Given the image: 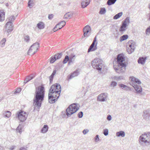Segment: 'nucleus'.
<instances>
[{
	"label": "nucleus",
	"instance_id": "cd10ccee",
	"mask_svg": "<svg viewBox=\"0 0 150 150\" xmlns=\"http://www.w3.org/2000/svg\"><path fill=\"white\" fill-rule=\"evenodd\" d=\"M48 126L47 125H45L41 129V132L43 133H45L48 131Z\"/></svg>",
	"mask_w": 150,
	"mask_h": 150
},
{
	"label": "nucleus",
	"instance_id": "37998d69",
	"mask_svg": "<svg viewBox=\"0 0 150 150\" xmlns=\"http://www.w3.org/2000/svg\"><path fill=\"white\" fill-rule=\"evenodd\" d=\"M145 33L146 34H148V33L150 34V26L148 27L146 30Z\"/></svg>",
	"mask_w": 150,
	"mask_h": 150
},
{
	"label": "nucleus",
	"instance_id": "ea45409f",
	"mask_svg": "<svg viewBox=\"0 0 150 150\" xmlns=\"http://www.w3.org/2000/svg\"><path fill=\"white\" fill-rule=\"evenodd\" d=\"M33 0H29L28 3V6L30 8H31L33 6Z\"/></svg>",
	"mask_w": 150,
	"mask_h": 150
},
{
	"label": "nucleus",
	"instance_id": "423d86ee",
	"mask_svg": "<svg viewBox=\"0 0 150 150\" xmlns=\"http://www.w3.org/2000/svg\"><path fill=\"white\" fill-rule=\"evenodd\" d=\"M99 59L98 58H96L92 61L91 64L92 67L96 69L99 71H101L103 69V67H104L102 63L99 62Z\"/></svg>",
	"mask_w": 150,
	"mask_h": 150
},
{
	"label": "nucleus",
	"instance_id": "58836bf2",
	"mask_svg": "<svg viewBox=\"0 0 150 150\" xmlns=\"http://www.w3.org/2000/svg\"><path fill=\"white\" fill-rule=\"evenodd\" d=\"M106 12L105 9L104 8H101L99 13L100 14H104Z\"/></svg>",
	"mask_w": 150,
	"mask_h": 150
},
{
	"label": "nucleus",
	"instance_id": "a18cd8bd",
	"mask_svg": "<svg viewBox=\"0 0 150 150\" xmlns=\"http://www.w3.org/2000/svg\"><path fill=\"white\" fill-rule=\"evenodd\" d=\"M68 61V64L70 65L71 63L73 62V57H69V60Z\"/></svg>",
	"mask_w": 150,
	"mask_h": 150
},
{
	"label": "nucleus",
	"instance_id": "c85d7f7f",
	"mask_svg": "<svg viewBox=\"0 0 150 150\" xmlns=\"http://www.w3.org/2000/svg\"><path fill=\"white\" fill-rule=\"evenodd\" d=\"M128 38V35H124L121 36L120 38V40L122 42L123 41L127 40Z\"/></svg>",
	"mask_w": 150,
	"mask_h": 150
},
{
	"label": "nucleus",
	"instance_id": "f704fd0d",
	"mask_svg": "<svg viewBox=\"0 0 150 150\" xmlns=\"http://www.w3.org/2000/svg\"><path fill=\"white\" fill-rule=\"evenodd\" d=\"M3 114L5 117L9 118L11 115V112L8 111L5 112L4 113H3Z\"/></svg>",
	"mask_w": 150,
	"mask_h": 150
},
{
	"label": "nucleus",
	"instance_id": "4be33fe9",
	"mask_svg": "<svg viewBox=\"0 0 150 150\" xmlns=\"http://www.w3.org/2000/svg\"><path fill=\"white\" fill-rule=\"evenodd\" d=\"M119 86L122 89L125 90H130V88L128 86L123 84H118Z\"/></svg>",
	"mask_w": 150,
	"mask_h": 150
},
{
	"label": "nucleus",
	"instance_id": "f8f14e48",
	"mask_svg": "<svg viewBox=\"0 0 150 150\" xmlns=\"http://www.w3.org/2000/svg\"><path fill=\"white\" fill-rule=\"evenodd\" d=\"M13 25L11 22H8L5 25L6 31L8 33H10L13 30Z\"/></svg>",
	"mask_w": 150,
	"mask_h": 150
},
{
	"label": "nucleus",
	"instance_id": "b1692460",
	"mask_svg": "<svg viewBox=\"0 0 150 150\" xmlns=\"http://www.w3.org/2000/svg\"><path fill=\"white\" fill-rule=\"evenodd\" d=\"M73 13L71 12H68L65 14L64 16V19H70L73 16Z\"/></svg>",
	"mask_w": 150,
	"mask_h": 150
},
{
	"label": "nucleus",
	"instance_id": "f03ea898",
	"mask_svg": "<svg viewBox=\"0 0 150 150\" xmlns=\"http://www.w3.org/2000/svg\"><path fill=\"white\" fill-rule=\"evenodd\" d=\"M117 67H114L115 71L119 73L125 72L127 66V63L125 62V58L123 53H120L117 55Z\"/></svg>",
	"mask_w": 150,
	"mask_h": 150
},
{
	"label": "nucleus",
	"instance_id": "49530a36",
	"mask_svg": "<svg viewBox=\"0 0 150 150\" xmlns=\"http://www.w3.org/2000/svg\"><path fill=\"white\" fill-rule=\"evenodd\" d=\"M107 4L109 6L112 4V0H108L107 1Z\"/></svg>",
	"mask_w": 150,
	"mask_h": 150
},
{
	"label": "nucleus",
	"instance_id": "a211bd4d",
	"mask_svg": "<svg viewBox=\"0 0 150 150\" xmlns=\"http://www.w3.org/2000/svg\"><path fill=\"white\" fill-rule=\"evenodd\" d=\"M147 57H148L146 56L145 57H140L137 60L138 63L141 64H144L145 63Z\"/></svg>",
	"mask_w": 150,
	"mask_h": 150
},
{
	"label": "nucleus",
	"instance_id": "aec40b11",
	"mask_svg": "<svg viewBox=\"0 0 150 150\" xmlns=\"http://www.w3.org/2000/svg\"><path fill=\"white\" fill-rule=\"evenodd\" d=\"M132 86L134 88L137 93H140L142 92V88L141 86L137 84Z\"/></svg>",
	"mask_w": 150,
	"mask_h": 150
},
{
	"label": "nucleus",
	"instance_id": "6e6552de",
	"mask_svg": "<svg viewBox=\"0 0 150 150\" xmlns=\"http://www.w3.org/2000/svg\"><path fill=\"white\" fill-rule=\"evenodd\" d=\"M136 46V43L134 41L131 40L128 42L127 50L129 54H130L134 51Z\"/></svg>",
	"mask_w": 150,
	"mask_h": 150
},
{
	"label": "nucleus",
	"instance_id": "09e8293b",
	"mask_svg": "<svg viewBox=\"0 0 150 150\" xmlns=\"http://www.w3.org/2000/svg\"><path fill=\"white\" fill-rule=\"evenodd\" d=\"M124 77L122 76H120L117 77L116 79L118 80H121L124 79Z\"/></svg>",
	"mask_w": 150,
	"mask_h": 150
},
{
	"label": "nucleus",
	"instance_id": "dca6fc26",
	"mask_svg": "<svg viewBox=\"0 0 150 150\" xmlns=\"http://www.w3.org/2000/svg\"><path fill=\"white\" fill-rule=\"evenodd\" d=\"M107 97V93H102L100 94L98 97L97 100L100 101H104L105 100Z\"/></svg>",
	"mask_w": 150,
	"mask_h": 150
},
{
	"label": "nucleus",
	"instance_id": "a878e982",
	"mask_svg": "<svg viewBox=\"0 0 150 150\" xmlns=\"http://www.w3.org/2000/svg\"><path fill=\"white\" fill-rule=\"evenodd\" d=\"M125 132L123 131H120L116 132V136L118 137H124L125 136Z\"/></svg>",
	"mask_w": 150,
	"mask_h": 150
},
{
	"label": "nucleus",
	"instance_id": "6e6d98bb",
	"mask_svg": "<svg viewBox=\"0 0 150 150\" xmlns=\"http://www.w3.org/2000/svg\"><path fill=\"white\" fill-rule=\"evenodd\" d=\"M16 148V146H12L10 148V150H14Z\"/></svg>",
	"mask_w": 150,
	"mask_h": 150
},
{
	"label": "nucleus",
	"instance_id": "7ed1b4c3",
	"mask_svg": "<svg viewBox=\"0 0 150 150\" xmlns=\"http://www.w3.org/2000/svg\"><path fill=\"white\" fill-rule=\"evenodd\" d=\"M139 141L142 144L150 143V132L144 133L141 135L139 137Z\"/></svg>",
	"mask_w": 150,
	"mask_h": 150
},
{
	"label": "nucleus",
	"instance_id": "473e14b6",
	"mask_svg": "<svg viewBox=\"0 0 150 150\" xmlns=\"http://www.w3.org/2000/svg\"><path fill=\"white\" fill-rule=\"evenodd\" d=\"M33 78L34 77L33 76H27L24 80V83L25 84L28 82L29 81L33 79Z\"/></svg>",
	"mask_w": 150,
	"mask_h": 150
},
{
	"label": "nucleus",
	"instance_id": "6ab92c4d",
	"mask_svg": "<svg viewBox=\"0 0 150 150\" xmlns=\"http://www.w3.org/2000/svg\"><path fill=\"white\" fill-rule=\"evenodd\" d=\"M91 30V27L88 25H86L83 28V31L84 33L83 35L85 37L86 36V35H87Z\"/></svg>",
	"mask_w": 150,
	"mask_h": 150
},
{
	"label": "nucleus",
	"instance_id": "2eb2a0df",
	"mask_svg": "<svg viewBox=\"0 0 150 150\" xmlns=\"http://www.w3.org/2000/svg\"><path fill=\"white\" fill-rule=\"evenodd\" d=\"M62 55V53L56 54L54 56L51 57L50 62L51 63H54L56 60L60 59Z\"/></svg>",
	"mask_w": 150,
	"mask_h": 150
},
{
	"label": "nucleus",
	"instance_id": "4d7b16f0",
	"mask_svg": "<svg viewBox=\"0 0 150 150\" xmlns=\"http://www.w3.org/2000/svg\"><path fill=\"white\" fill-rule=\"evenodd\" d=\"M117 85V83L116 82L113 81V87Z\"/></svg>",
	"mask_w": 150,
	"mask_h": 150
},
{
	"label": "nucleus",
	"instance_id": "20e7f679",
	"mask_svg": "<svg viewBox=\"0 0 150 150\" xmlns=\"http://www.w3.org/2000/svg\"><path fill=\"white\" fill-rule=\"evenodd\" d=\"M79 109L75 103L72 104L70 105L66 109V114L67 116H70L71 115L76 112Z\"/></svg>",
	"mask_w": 150,
	"mask_h": 150
},
{
	"label": "nucleus",
	"instance_id": "680f3d73",
	"mask_svg": "<svg viewBox=\"0 0 150 150\" xmlns=\"http://www.w3.org/2000/svg\"><path fill=\"white\" fill-rule=\"evenodd\" d=\"M117 0H113V4L115 3Z\"/></svg>",
	"mask_w": 150,
	"mask_h": 150
},
{
	"label": "nucleus",
	"instance_id": "c03bdc74",
	"mask_svg": "<svg viewBox=\"0 0 150 150\" xmlns=\"http://www.w3.org/2000/svg\"><path fill=\"white\" fill-rule=\"evenodd\" d=\"M78 116L79 118H81L83 116V112L81 111L78 114Z\"/></svg>",
	"mask_w": 150,
	"mask_h": 150
},
{
	"label": "nucleus",
	"instance_id": "a19ab883",
	"mask_svg": "<svg viewBox=\"0 0 150 150\" xmlns=\"http://www.w3.org/2000/svg\"><path fill=\"white\" fill-rule=\"evenodd\" d=\"M24 40L26 42H29L30 40V38L29 36L26 35L24 37Z\"/></svg>",
	"mask_w": 150,
	"mask_h": 150
},
{
	"label": "nucleus",
	"instance_id": "052dcab7",
	"mask_svg": "<svg viewBox=\"0 0 150 150\" xmlns=\"http://www.w3.org/2000/svg\"><path fill=\"white\" fill-rule=\"evenodd\" d=\"M70 57H73V58L75 57V55H72L71 56H70Z\"/></svg>",
	"mask_w": 150,
	"mask_h": 150
},
{
	"label": "nucleus",
	"instance_id": "864d4df0",
	"mask_svg": "<svg viewBox=\"0 0 150 150\" xmlns=\"http://www.w3.org/2000/svg\"><path fill=\"white\" fill-rule=\"evenodd\" d=\"M53 15L52 14H49L48 15V18L50 20H51L53 18Z\"/></svg>",
	"mask_w": 150,
	"mask_h": 150
},
{
	"label": "nucleus",
	"instance_id": "774afa93",
	"mask_svg": "<svg viewBox=\"0 0 150 150\" xmlns=\"http://www.w3.org/2000/svg\"><path fill=\"white\" fill-rule=\"evenodd\" d=\"M8 4H6V6H8Z\"/></svg>",
	"mask_w": 150,
	"mask_h": 150
},
{
	"label": "nucleus",
	"instance_id": "5701e85b",
	"mask_svg": "<svg viewBox=\"0 0 150 150\" xmlns=\"http://www.w3.org/2000/svg\"><path fill=\"white\" fill-rule=\"evenodd\" d=\"M58 97L55 98L52 97V96H48V100L49 102L50 103H55L58 99Z\"/></svg>",
	"mask_w": 150,
	"mask_h": 150
},
{
	"label": "nucleus",
	"instance_id": "c756f323",
	"mask_svg": "<svg viewBox=\"0 0 150 150\" xmlns=\"http://www.w3.org/2000/svg\"><path fill=\"white\" fill-rule=\"evenodd\" d=\"M5 13L3 11L0 12V21H2L4 20Z\"/></svg>",
	"mask_w": 150,
	"mask_h": 150
},
{
	"label": "nucleus",
	"instance_id": "e2e57ef3",
	"mask_svg": "<svg viewBox=\"0 0 150 150\" xmlns=\"http://www.w3.org/2000/svg\"><path fill=\"white\" fill-rule=\"evenodd\" d=\"M112 81L111 82V84H110L111 86H112Z\"/></svg>",
	"mask_w": 150,
	"mask_h": 150
},
{
	"label": "nucleus",
	"instance_id": "69168bd1",
	"mask_svg": "<svg viewBox=\"0 0 150 150\" xmlns=\"http://www.w3.org/2000/svg\"><path fill=\"white\" fill-rule=\"evenodd\" d=\"M62 24H61L60 25H59V27H60V28H61V26H62Z\"/></svg>",
	"mask_w": 150,
	"mask_h": 150
},
{
	"label": "nucleus",
	"instance_id": "603ef678",
	"mask_svg": "<svg viewBox=\"0 0 150 150\" xmlns=\"http://www.w3.org/2000/svg\"><path fill=\"white\" fill-rule=\"evenodd\" d=\"M107 119L109 121L111 120L112 119L111 116L110 115H108L107 117Z\"/></svg>",
	"mask_w": 150,
	"mask_h": 150
},
{
	"label": "nucleus",
	"instance_id": "bb28decb",
	"mask_svg": "<svg viewBox=\"0 0 150 150\" xmlns=\"http://www.w3.org/2000/svg\"><path fill=\"white\" fill-rule=\"evenodd\" d=\"M90 3V1H83L81 3L82 7L83 8H85Z\"/></svg>",
	"mask_w": 150,
	"mask_h": 150
},
{
	"label": "nucleus",
	"instance_id": "8fccbe9b",
	"mask_svg": "<svg viewBox=\"0 0 150 150\" xmlns=\"http://www.w3.org/2000/svg\"><path fill=\"white\" fill-rule=\"evenodd\" d=\"M89 132L88 129H84L83 131V133L84 134H86Z\"/></svg>",
	"mask_w": 150,
	"mask_h": 150
},
{
	"label": "nucleus",
	"instance_id": "9b49d317",
	"mask_svg": "<svg viewBox=\"0 0 150 150\" xmlns=\"http://www.w3.org/2000/svg\"><path fill=\"white\" fill-rule=\"evenodd\" d=\"M52 87L50 88L48 96H52V97L59 98V96L60 93L57 90H54L52 89Z\"/></svg>",
	"mask_w": 150,
	"mask_h": 150
},
{
	"label": "nucleus",
	"instance_id": "c9c22d12",
	"mask_svg": "<svg viewBox=\"0 0 150 150\" xmlns=\"http://www.w3.org/2000/svg\"><path fill=\"white\" fill-rule=\"evenodd\" d=\"M6 41V39L4 38L0 42V46L1 47H4L5 45V43Z\"/></svg>",
	"mask_w": 150,
	"mask_h": 150
},
{
	"label": "nucleus",
	"instance_id": "3c124183",
	"mask_svg": "<svg viewBox=\"0 0 150 150\" xmlns=\"http://www.w3.org/2000/svg\"><path fill=\"white\" fill-rule=\"evenodd\" d=\"M21 91V88H18L15 91V93H19Z\"/></svg>",
	"mask_w": 150,
	"mask_h": 150
},
{
	"label": "nucleus",
	"instance_id": "412c9836",
	"mask_svg": "<svg viewBox=\"0 0 150 150\" xmlns=\"http://www.w3.org/2000/svg\"><path fill=\"white\" fill-rule=\"evenodd\" d=\"M79 74V71L78 70H76L74 71L73 73H71L69 76V79H71L73 77L77 76Z\"/></svg>",
	"mask_w": 150,
	"mask_h": 150
},
{
	"label": "nucleus",
	"instance_id": "bf43d9fd",
	"mask_svg": "<svg viewBox=\"0 0 150 150\" xmlns=\"http://www.w3.org/2000/svg\"><path fill=\"white\" fill-rule=\"evenodd\" d=\"M0 150H4V148L0 146Z\"/></svg>",
	"mask_w": 150,
	"mask_h": 150
},
{
	"label": "nucleus",
	"instance_id": "13d9d810",
	"mask_svg": "<svg viewBox=\"0 0 150 150\" xmlns=\"http://www.w3.org/2000/svg\"><path fill=\"white\" fill-rule=\"evenodd\" d=\"M147 16L148 17H149V18L148 19V20L149 21H150V12L149 13L147 14Z\"/></svg>",
	"mask_w": 150,
	"mask_h": 150
},
{
	"label": "nucleus",
	"instance_id": "0e129e2a",
	"mask_svg": "<svg viewBox=\"0 0 150 150\" xmlns=\"http://www.w3.org/2000/svg\"><path fill=\"white\" fill-rule=\"evenodd\" d=\"M149 8L150 9V4H149Z\"/></svg>",
	"mask_w": 150,
	"mask_h": 150
},
{
	"label": "nucleus",
	"instance_id": "e433bc0d",
	"mask_svg": "<svg viewBox=\"0 0 150 150\" xmlns=\"http://www.w3.org/2000/svg\"><path fill=\"white\" fill-rule=\"evenodd\" d=\"M8 20V22H12L15 20V17L14 16H10L7 19Z\"/></svg>",
	"mask_w": 150,
	"mask_h": 150
},
{
	"label": "nucleus",
	"instance_id": "9d476101",
	"mask_svg": "<svg viewBox=\"0 0 150 150\" xmlns=\"http://www.w3.org/2000/svg\"><path fill=\"white\" fill-rule=\"evenodd\" d=\"M96 36L94 38L93 42L88 48V52H89L91 51H93L97 49V42H96Z\"/></svg>",
	"mask_w": 150,
	"mask_h": 150
},
{
	"label": "nucleus",
	"instance_id": "72a5a7b5",
	"mask_svg": "<svg viewBox=\"0 0 150 150\" xmlns=\"http://www.w3.org/2000/svg\"><path fill=\"white\" fill-rule=\"evenodd\" d=\"M56 70H55L53 71L51 75L49 77L50 82H51L52 81L54 78V76L56 73Z\"/></svg>",
	"mask_w": 150,
	"mask_h": 150
},
{
	"label": "nucleus",
	"instance_id": "de8ad7c7",
	"mask_svg": "<svg viewBox=\"0 0 150 150\" xmlns=\"http://www.w3.org/2000/svg\"><path fill=\"white\" fill-rule=\"evenodd\" d=\"M95 141L96 142H98L99 141V135H97L96 137H95Z\"/></svg>",
	"mask_w": 150,
	"mask_h": 150
},
{
	"label": "nucleus",
	"instance_id": "7c9ffc66",
	"mask_svg": "<svg viewBox=\"0 0 150 150\" xmlns=\"http://www.w3.org/2000/svg\"><path fill=\"white\" fill-rule=\"evenodd\" d=\"M123 13L121 12L115 15L113 17V19H117L120 18L122 15Z\"/></svg>",
	"mask_w": 150,
	"mask_h": 150
},
{
	"label": "nucleus",
	"instance_id": "ddd939ff",
	"mask_svg": "<svg viewBox=\"0 0 150 150\" xmlns=\"http://www.w3.org/2000/svg\"><path fill=\"white\" fill-rule=\"evenodd\" d=\"M129 79L131 81L129 83L132 86L137 85L136 83L140 84L141 83V81L139 79L134 76L130 77Z\"/></svg>",
	"mask_w": 150,
	"mask_h": 150
},
{
	"label": "nucleus",
	"instance_id": "1a4fd4ad",
	"mask_svg": "<svg viewBox=\"0 0 150 150\" xmlns=\"http://www.w3.org/2000/svg\"><path fill=\"white\" fill-rule=\"evenodd\" d=\"M18 120L21 122H23L27 119L28 115L25 112L21 111L17 113Z\"/></svg>",
	"mask_w": 150,
	"mask_h": 150
},
{
	"label": "nucleus",
	"instance_id": "79ce46f5",
	"mask_svg": "<svg viewBox=\"0 0 150 150\" xmlns=\"http://www.w3.org/2000/svg\"><path fill=\"white\" fill-rule=\"evenodd\" d=\"M103 133L105 136H107L108 134V129H106L103 130Z\"/></svg>",
	"mask_w": 150,
	"mask_h": 150
},
{
	"label": "nucleus",
	"instance_id": "39448f33",
	"mask_svg": "<svg viewBox=\"0 0 150 150\" xmlns=\"http://www.w3.org/2000/svg\"><path fill=\"white\" fill-rule=\"evenodd\" d=\"M130 23L129 17H127L122 22L119 29V31L123 33L127 29V27Z\"/></svg>",
	"mask_w": 150,
	"mask_h": 150
},
{
	"label": "nucleus",
	"instance_id": "2f4dec72",
	"mask_svg": "<svg viewBox=\"0 0 150 150\" xmlns=\"http://www.w3.org/2000/svg\"><path fill=\"white\" fill-rule=\"evenodd\" d=\"M22 126L20 125H19L16 129V132L19 133L20 134H21L22 132Z\"/></svg>",
	"mask_w": 150,
	"mask_h": 150
},
{
	"label": "nucleus",
	"instance_id": "0eeeda50",
	"mask_svg": "<svg viewBox=\"0 0 150 150\" xmlns=\"http://www.w3.org/2000/svg\"><path fill=\"white\" fill-rule=\"evenodd\" d=\"M39 43L38 42L33 44L28 51V54L29 55H32L35 54L39 49Z\"/></svg>",
	"mask_w": 150,
	"mask_h": 150
},
{
	"label": "nucleus",
	"instance_id": "f3484780",
	"mask_svg": "<svg viewBox=\"0 0 150 150\" xmlns=\"http://www.w3.org/2000/svg\"><path fill=\"white\" fill-rule=\"evenodd\" d=\"M52 87V89L54 90H57L59 91V93H60L61 91V86L58 83H56L51 86L50 88Z\"/></svg>",
	"mask_w": 150,
	"mask_h": 150
},
{
	"label": "nucleus",
	"instance_id": "f257e3e1",
	"mask_svg": "<svg viewBox=\"0 0 150 150\" xmlns=\"http://www.w3.org/2000/svg\"><path fill=\"white\" fill-rule=\"evenodd\" d=\"M45 92V88L43 85L39 86L37 89H36L33 99L34 107H37L39 109L41 106L42 102L44 100Z\"/></svg>",
	"mask_w": 150,
	"mask_h": 150
},
{
	"label": "nucleus",
	"instance_id": "4c0bfd02",
	"mask_svg": "<svg viewBox=\"0 0 150 150\" xmlns=\"http://www.w3.org/2000/svg\"><path fill=\"white\" fill-rule=\"evenodd\" d=\"M69 60V57L67 56L66 55L65 56L63 62L64 64L66 63L68 60Z\"/></svg>",
	"mask_w": 150,
	"mask_h": 150
},
{
	"label": "nucleus",
	"instance_id": "393cba45",
	"mask_svg": "<svg viewBox=\"0 0 150 150\" xmlns=\"http://www.w3.org/2000/svg\"><path fill=\"white\" fill-rule=\"evenodd\" d=\"M44 23L42 22H40L37 24V26L40 29H42L45 28Z\"/></svg>",
	"mask_w": 150,
	"mask_h": 150
},
{
	"label": "nucleus",
	"instance_id": "4468645a",
	"mask_svg": "<svg viewBox=\"0 0 150 150\" xmlns=\"http://www.w3.org/2000/svg\"><path fill=\"white\" fill-rule=\"evenodd\" d=\"M66 22L64 21H62L61 22L57 24L55 27L54 28L53 30L54 32H55L59 29H61L62 27L65 25Z\"/></svg>",
	"mask_w": 150,
	"mask_h": 150
},
{
	"label": "nucleus",
	"instance_id": "338daca9",
	"mask_svg": "<svg viewBox=\"0 0 150 150\" xmlns=\"http://www.w3.org/2000/svg\"><path fill=\"white\" fill-rule=\"evenodd\" d=\"M31 53H33V51L32 50L31 51Z\"/></svg>",
	"mask_w": 150,
	"mask_h": 150
},
{
	"label": "nucleus",
	"instance_id": "5fc2aeb1",
	"mask_svg": "<svg viewBox=\"0 0 150 150\" xmlns=\"http://www.w3.org/2000/svg\"><path fill=\"white\" fill-rule=\"evenodd\" d=\"M27 147H21L19 150H27Z\"/></svg>",
	"mask_w": 150,
	"mask_h": 150
}]
</instances>
